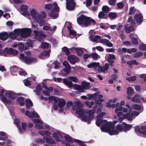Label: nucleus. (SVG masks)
I'll use <instances>...</instances> for the list:
<instances>
[{"mask_svg": "<svg viewBox=\"0 0 146 146\" xmlns=\"http://www.w3.org/2000/svg\"><path fill=\"white\" fill-rule=\"evenodd\" d=\"M62 49L63 51L67 55H68L70 54V52L69 51L68 48L67 47L64 46L62 48Z\"/></svg>", "mask_w": 146, "mask_h": 146, "instance_id": "6e6d98bb", "label": "nucleus"}, {"mask_svg": "<svg viewBox=\"0 0 146 146\" xmlns=\"http://www.w3.org/2000/svg\"><path fill=\"white\" fill-rule=\"evenodd\" d=\"M76 4L74 2H66V8L69 11L73 10L75 7Z\"/></svg>", "mask_w": 146, "mask_h": 146, "instance_id": "f8f14e48", "label": "nucleus"}, {"mask_svg": "<svg viewBox=\"0 0 146 146\" xmlns=\"http://www.w3.org/2000/svg\"><path fill=\"white\" fill-rule=\"evenodd\" d=\"M99 66V63L98 62H92L87 65V67L90 68L94 67L95 69H97V68L98 67V70L100 72H104L105 70L107 71L109 68V65L107 63L104 66H103L101 67H100Z\"/></svg>", "mask_w": 146, "mask_h": 146, "instance_id": "20e7f679", "label": "nucleus"}, {"mask_svg": "<svg viewBox=\"0 0 146 146\" xmlns=\"http://www.w3.org/2000/svg\"><path fill=\"white\" fill-rule=\"evenodd\" d=\"M35 142L37 143H42L45 142V141L42 139L39 138L35 139Z\"/></svg>", "mask_w": 146, "mask_h": 146, "instance_id": "603ef678", "label": "nucleus"}, {"mask_svg": "<svg viewBox=\"0 0 146 146\" xmlns=\"http://www.w3.org/2000/svg\"><path fill=\"white\" fill-rule=\"evenodd\" d=\"M123 116L124 119L127 118L128 120H130L132 119V118L133 116V114L132 113H128L123 114Z\"/></svg>", "mask_w": 146, "mask_h": 146, "instance_id": "b1692460", "label": "nucleus"}, {"mask_svg": "<svg viewBox=\"0 0 146 146\" xmlns=\"http://www.w3.org/2000/svg\"><path fill=\"white\" fill-rule=\"evenodd\" d=\"M116 130L117 131H121L123 130V125L122 127L121 125L119 124H117L116 127Z\"/></svg>", "mask_w": 146, "mask_h": 146, "instance_id": "4d7b16f0", "label": "nucleus"}, {"mask_svg": "<svg viewBox=\"0 0 146 146\" xmlns=\"http://www.w3.org/2000/svg\"><path fill=\"white\" fill-rule=\"evenodd\" d=\"M9 37L13 40H15L17 38V36L13 32L9 33L8 35Z\"/></svg>", "mask_w": 146, "mask_h": 146, "instance_id": "c03bdc74", "label": "nucleus"}, {"mask_svg": "<svg viewBox=\"0 0 146 146\" xmlns=\"http://www.w3.org/2000/svg\"><path fill=\"white\" fill-rule=\"evenodd\" d=\"M122 124L124 131L129 130L132 127V125L127 124L125 122H123Z\"/></svg>", "mask_w": 146, "mask_h": 146, "instance_id": "a211bd4d", "label": "nucleus"}, {"mask_svg": "<svg viewBox=\"0 0 146 146\" xmlns=\"http://www.w3.org/2000/svg\"><path fill=\"white\" fill-rule=\"evenodd\" d=\"M98 57V54L96 53H92V58L93 60H96Z\"/></svg>", "mask_w": 146, "mask_h": 146, "instance_id": "864d4df0", "label": "nucleus"}, {"mask_svg": "<svg viewBox=\"0 0 146 146\" xmlns=\"http://www.w3.org/2000/svg\"><path fill=\"white\" fill-rule=\"evenodd\" d=\"M137 77L136 76H130L126 78V80L129 82H133L135 81L136 80Z\"/></svg>", "mask_w": 146, "mask_h": 146, "instance_id": "58836bf2", "label": "nucleus"}, {"mask_svg": "<svg viewBox=\"0 0 146 146\" xmlns=\"http://www.w3.org/2000/svg\"><path fill=\"white\" fill-rule=\"evenodd\" d=\"M33 106V104L31 100L29 99H27L26 100V109L30 108V107Z\"/></svg>", "mask_w": 146, "mask_h": 146, "instance_id": "4be33fe9", "label": "nucleus"}, {"mask_svg": "<svg viewBox=\"0 0 146 146\" xmlns=\"http://www.w3.org/2000/svg\"><path fill=\"white\" fill-rule=\"evenodd\" d=\"M15 123L17 127L19 129L20 132L22 133H23L21 127V125H19L20 120L19 119H16L15 120Z\"/></svg>", "mask_w": 146, "mask_h": 146, "instance_id": "cd10ccee", "label": "nucleus"}, {"mask_svg": "<svg viewBox=\"0 0 146 146\" xmlns=\"http://www.w3.org/2000/svg\"><path fill=\"white\" fill-rule=\"evenodd\" d=\"M63 66L66 68V70L69 71L71 69V68L68 62L67 61H64L63 63Z\"/></svg>", "mask_w": 146, "mask_h": 146, "instance_id": "2f4dec72", "label": "nucleus"}, {"mask_svg": "<svg viewBox=\"0 0 146 146\" xmlns=\"http://www.w3.org/2000/svg\"><path fill=\"white\" fill-rule=\"evenodd\" d=\"M139 48L141 50H146V44L142 43L139 46Z\"/></svg>", "mask_w": 146, "mask_h": 146, "instance_id": "3c124183", "label": "nucleus"}, {"mask_svg": "<svg viewBox=\"0 0 146 146\" xmlns=\"http://www.w3.org/2000/svg\"><path fill=\"white\" fill-rule=\"evenodd\" d=\"M43 139L45 140L47 143L50 144H54L55 143V141L51 138L50 135L45 136L43 137Z\"/></svg>", "mask_w": 146, "mask_h": 146, "instance_id": "4468645a", "label": "nucleus"}, {"mask_svg": "<svg viewBox=\"0 0 146 146\" xmlns=\"http://www.w3.org/2000/svg\"><path fill=\"white\" fill-rule=\"evenodd\" d=\"M18 46L19 47V49L20 50L23 51L27 49L26 47H25V45L22 42H19L18 44Z\"/></svg>", "mask_w": 146, "mask_h": 146, "instance_id": "c85d7f7f", "label": "nucleus"}, {"mask_svg": "<svg viewBox=\"0 0 146 146\" xmlns=\"http://www.w3.org/2000/svg\"><path fill=\"white\" fill-rule=\"evenodd\" d=\"M108 133L110 135H117L118 134L119 132L116 130L110 129Z\"/></svg>", "mask_w": 146, "mask_h": 146, "instance_id": "f704fd0d", "label": "nucleus"}, {"mask_svg": "<svg viewBox=\"0 0 146 146\" xmlns=\"http://www.w3.org/2000/svg\"><path fill=\"white\" fill-rule=\"evenodd\" d=\"M136 11V9L134 7H131L129 8V15H132L134 14L135 12Z\"/></svg>", "mask_w": 146, "mask_h": 146, "instance_id": "09e8293b", "label": "nucleus"}, {"mask_svg": "<svg viewBox=\"0 0 146 146\" xmlns=\"http://www.w3.org/2000/svg\"><path fill=\"white\" fill-rule=\"evenodd\" d=\"M31 118H34L35 117H36L37 118H38L39 115L36 112L35 113L33 112H31Z\"/></svg>", "mask_w": 146, "mask_h": 146, "instance_id": "69168bd1", "label": "nucleus"}, {"mask_svg": "<svg viewBox=\"0 0 146 146\" xmlns=\"http://www.w3.org/2000/svg\"><path fill=\"white\" fill-rule=\"evenodd\" d=\"M30 14L33 20L36 21L40 26L45 25L44 19L46 17V15L44 11L42 12L41 14H38L35 9H32L30 12Z\"/></svg>", "mask_w": 146, "mask_h": 146, "instance_id": "f03ea898", "label": "nucleus"}, {"mask_svg": "<svg viewBox=\"0 0 146 146\" xmlns=\"http://www.w3.org/2000/svg\"><path fill=\"white\" fill-rule=\"evenodd\" d=\"M21 32V36L23 38H27L30 35L31 31L29 28H23Z\"/></svg>", "mask_w": 146, "mask_h": 146, "instance_id": "0eeeda50", "label": "nucleus"}, {"mask_svg": "<svg viewBox=\"0 0 146 146\" xmlns=\"http://www.w3.org/2000/svg\"><path fill=\"white\" fill-rule=\"evenodd\" d=\"M102 11L105 13H108L109 11V7L106 5L103 6L102 8Z\"/></svg>", "mask_w": 146, "mask_h": 146, "instance_id": "a18cd8bd", "label": "nucleus"}, {"mask_svg": "<svg viewBox=\"0 0 146 146\" xmlns=\"http://www.w3.org/2000/svg\"><path fill=\"white\" fill-rule=\"evenodd\" d=\"M132 107L135 110L138 111L140 110L141 109V106L137 104L133 105Z\"/></svg>", "mask_w": 146, "mask_h": 146, "instance_id": "8fccbe9b", "label": "nucleus"}, {"mask_svg": "<svg viewBox=\"0 0 146 146\" xmlns=\"http://www.w3.org/2000/svg\"><path fill=\"white\" fill-rule=\"evenodd\" d=\"M134 19L137 23L141 24L143 20L142 15L141 13H137L134 15Z\"/></svg>", "mask_w": 146, "mask_h": 146, "instance_id": "9b49d317", "label": "nucleus"}, {"mask_svg": "<svg viewBox=\"0 0 146 146\" xmlns=\"http://www.w3.org/2000/svg\"><path fill=\"white\" fill-rule=\"evenodd\" d=\"M5 95L9 100L15 99L17 97V94L12 91H8L6 93Z\"/></svg>", "mask_w": 146, "mask_h": 146, "instance_id": "9d476101", "label": "nucleus"}, {"mask_svg": "<svg viewBox=\"0 0 146 146\" xmlns=\"http://www.w3.org/2000/svg\"><path fill=\"white\" fill-rule=\"evenodd\" d=\"M133 91V89L130 87H128L127 89V94L128 96H131L134 94Z\"/></svg>", "mask_w": 146, "mask_h": 146, "instance_id": "473e14b6", "label": "nucleus"}, {"mask_svg": "<svg viewBox=\"0 0 146 146\" xmlns=\"http://www.w3.org/2000/svg\"><path fill=\"white\" fill-rule=\"evenodd\" d=\"M82 87L83 88L84 90H86L88 89L90 85V83L85 81L82 82Z\"/></svg>", "mask_w": 146, "mask_h": 146, "instance_id": "7c9ffc66", "label": "nucleus"}, {"mask_svg": "<svg viewBox=\"0 0 146 146\" xmlns=\"http://www.w3.org/2000/svg\"><path fill=\"white\" fill-rule=\"evenodd\" d=\"M77 21L79 25H84L86 27L89 26L91 24L95 25L96 23V21L91 17L83 15L77 18Z\"/></svg>", "mask_w": 146, "mask_h": 146, "instance_id": "f257e3e1", "label": "nucleus"}, {"mask_svg": "<svg viewBox=\"0 0 146 146\" xmlns=\"http://www.w3.org/2000/svg\"><path fill=\"white\" fill-rule=\"evenodd\" d=\"M63 82L66 86L69 88H71L73 87V84L72 82L69 80L67 78H64L63 80Z\"/></svg>", "mask_w": 146, "mask_h": 146, "instance_id": "6ab92c4d", "label": "nucleus"}, {"mask_svg": "<svg viewBox=\"0 0 146 146\" xmlns=\"http://www.w3.org/2000/svg\"><path fill=\"white\" fill-rule=\"evenodd\" d=\"M72 27V26L71 25L70 26H68L67 27L68 30L69 31V34L70 35L75 36L76 35V32L74 30H72L71 29Z\"/></svg>", "mask_w": 146, "mask_h": 146, "instance_id": "a878e982", "label": "nucleus"}, {"mask_svg": "<svg viewBox=\"0 0 146 146\" xmlns=\"http://www.w3.org/2000/svg\"><path fill=\"white\" fill-rule=\"evenodd\" d=\"M74 142L78 143L80 146H88L80 140L74 139Z\"/></svg>", "mask_w": 146, "mask_h": 146, "instance_id": "ea45409f", "label": "nucleus"}, {"mask_svg": "<svg viewBox=\"0 0 146 146\" xmlns=\"http://www.w3.org/2000/svg\"><path fill=\"white\" fill-rule=\"evenodd\" d=\"M104 101V100L103 99H98L95 101V103L97 105V106H102V104L101 102Z\"/></svg>", "mask_w": 146, "mask_h": 146, "instance_id": "72a5a7b5", "label": "nucleus"}, {"mask_svg": "<svg viewBox=\"0 0 146 146\" xmlns=\"http://www.w3.org/2000/svg\"><path fill=\"white\" fill-rule=\"evenodd\" d=\"M101 42L102 43H106L107 46L109 47L113 46V44L110 42L109 40L106 39H102L100 40Z\"/></svg>", "mask_w": 146, "mask_h": 146, "instance_id": "f3484780", "label": "nucleus"}, {"mask_svg": "<svg viewBox=\"0 0 146 146\" xmlns=\"http://www.w3.org/2000/svg\"><path fill=\"white\" fill-rule=\"evenodd\" d=\"M117 6L118 8L119 9H121L124 6L123 4L121 2L118 3L117 4Z\"/></svg>", "mask_w": 146, "mask_h": 146, "instance_id": "774afa93", "label": "nucleus"}, {"mask_svg": "<svg viewBox=\"0 0 146 146\" xmlns=\"http://www.w3.org/2000/svg\"><path fill=\"white\" fill-rule=\"evenodd\" d=\"M117 16V15L115 12H110L108 14V17L111 20L115 19Z\"/></svg>", "mask_w": 146, "mask_h": 146, "instance_id": "bb28decb", "label": "nucleus"}, {"mask_svg": "<svg viewBox=\"0 0 146 146\" xmlns=\"http://www.w3.org/2000/svg\"><path fill=\"white\" fill-rule=\"evenodd\" d=\"M127 64L129 65H137L139 64V62H137L135 60H129L127 62Z\"/></svg>", "mask_w": 146, "mask_h": 146, "instance_id": "c9c22d12", "label": "nucleus"}, {"mask_svg": "<svg viewBox=\"0 0 146 146\" xmlns=\"http://www.w3.org/2000/svg\"><path fill=\"white\" fill-rule=\"evenodd\" d=\"M66 104V102L64 100L62 99L59 101L58 104V106L59 108H61L63 107Z\"/></svg>", "mask_w": 146, "mask_h": 146, "instance_id": "e433bc0d", "label": "nucleus"}, {"mask_svg": "<svg viewBox=\"0 0 146 146\" xmlns=\"http://www.w3.org/2000/svg\"><path fill=\"white\" fill-rule=\"evenodd\" d=\"M51 11H54L56 13H58L59 11V8L58 7H53L51 10Z\"/></svg>", "mask_w": 146, "mask_h": 146, "instance_id": "338daca9", "label": "nucleus"}, {"mask_svg": "<svg viewBox=\"0 0 146 146\" xmlns=\"http://www.w3.org/2000/svg\"><path fill=\"white\" fill-rule=\"evenodd\" d=\"M75 113L77 114H78L79 116L80 117L83 116L85 114V112L82 109H77L75 112ZM82 119H83L82 118Z\"/></svg>", "mask_w": 146, "mask_h": 146, "instance_id": "dca6fc26", "label": "nucleus"}, {"mask_svg": "<svg viewBox=\"0 0 146 146\" xmlns=\"http://www.w3.org/2000/svg\"><path fill=\"white\" fill-rule=\"evenodd\" d=\"M109 124V123L108 122H107L104 125H102L101 126V130L104 132L108 133L109 131L110 130Z\"/></svg>", "mask_w": 146, "mask_h": 146, "instance_id": "ddd939ff", "label": "nucleus"}, {"mask_svg": "<svg viewBox=\"0 0 146 146\" xmlns=\"http://www.w3.org/2000/svg\"><path fill=\"white\" fill-rule=\"evenodd\" d=\"M5 90L2 87H0V92L1 93V94H0V97L3 102H4L9 104H10L11 101L9 100L6 97L3 95Z\"/></svg>", "mask_w": 146, "mask_h": 146, "instance_id": "1a4fd4ad", "label": "nucleus"}, {"mask_svg": "<svg viewBox=\"0 0 146 146\" xmlns=\"http://www.w3.org/2000/svg\"><path fill=\"white\" fill-rule=\"evenodd\" d=\"M133 27L130 26L126 29V31L127 33H129L130 31H132L134 30Z\"/></svg>", "mask_w": 146, "mask_h": 146, "instance_id": "5fc2aeb1", "label": "nucleus"}, {"mask_svg": "<svg viewBox=\"0 0 146 146\" xmlns=\"http://www.w3.org/2000/svg\"><path fill=\"white\" fill-rule=\"evenodd\" d=\"M17 100L21 106H23L24 105L25 102L24 97H19L17 98Z\"/></svg>", "mask_w": 146, "mask_h": 146, "instance_id": "393cba45", "label": "nucleus"}, {"mask_svg": "<svg viewBox=\"0 0 146 146\" xmlns=\"http://www.w3.org/2000/svg\"><path fill=\"white\" fill-rule=\"evenodd\" d=\"M75 51L76 52L77 55L78 56H81L83 53V51L81 49H79L77 48H76Z\"/></svg>", "mask_w": 146, "mask_h": 146, "instance_id": "79ce46f5", "label": "nucleus"}, {"mask_svg": "<svg viewBox=\"0 0 146 146\" xmlns=\"http://www.w3.org/2000/svg\"><path fill=\"white\" fill-rule=\"evenodd\" d=\"M9 37L8 34L6 32L0 33V39L2 40H7Z\"/></svg>", "mask_w": 146, "mask_h": 146, "instance_id": "2eb2a0df", "label": "nucleus"}, {"mask_svg": "<svg viewBox=\"0 0 146 146\" xmlns=\"http://www.w3.org/2000/svg\"><path fill=\"white\" fill-rule=\"evenodd\" d=\"M69 79L74 82H77L78 81V79L76 77L70 76L68 77Z\"/></svg>", "mask_w": 146, "mask_h": 146, "instance_id": "13d9d810", "label": "nucleus"}, {"mask_svg": "<svg viewBox=\"0 0 146 146\" xmlns=\"http://www.w3.org/2000/svg\"><path fill=\"white\" fill-rule=\"evenodd\" d=\"M97 108V106H94L92 108V110L88 111L87 112L86 114L82 117V119L83 121L90 124L91 121L94 118V113H95Z\"/></svg>", "mask_w": 146, "mask_h": 146, "instance_id": "7ed1b4c3", "label": "nucleus"}, {"mask_svg": "<svg viewBox=\"0 0 146 146\" xmlns=\"http://www.w3.org/2000/svg\"><path fill=\"white\" fill-rule=\"evenodd\" d=\"M64 139L66 141H67L69 142L73 143L74 141V139H72V138L68 135L65 136Z\"/></svg>", "mask_w": 146, "mask_h": 146, "instance_id": "4c0bfd02", "label": "nucleus"}, {"mask_svg": "<svg viewBox=\"0 0 146 146\" xmlns=\"http://www.w3.org/2000/svg\"><path fill=\"white\" fill-rule=\"evenodd\" d=\"M46 37V35L42 33H40L38 36L36 37V39L39 41L41 40L42 39L45 38Z\"/></svg>", "mask_w": 146, "mask_h": 146, "instance_id": "a19ab883", "label": "nucleus"}, {"mask_svg": "<svg viewBox=\"0 0 146 146\" xmlns=\"http://www.w3.org/2000/svg\"><path fill=\"white\" fill-rule=\"evenodd\" d=\"M3 53L4 56H6L7 54H13L14 56H16L18 53L17 50H15L12 48H5L3 50Z\"/></svg>", "mask_w": 146, "mask_h": 146, "instance_id": "423d86ee", "label": "nucleus"}, {"mask_svg": "<svg viewBox=\"0 0 146 146\" xmlns=\"http://www.w3.org/2000/svg\"><path fill=\"white\" fill-rule=\"evenodd\" d=\"M80 103L81 102L80 101H74L73 102V103L75 104V105L73 106L72 107V110H74V108L75 106H78L80 105Z\"/></svg>", "mask_w": 146, "mask_h": 146, "instance_id": "e2e57ef3", "label": "nucleus"}, {"mask_svg": "<svg viewBox=\"0 0 146 146\" xmlns=\"http://www.w3.org/2000/svg\"><path fill=\"white\" fill-rule=\"evenodd\" d=\"M131 42L134 45H137L138 43L137 39L136 38H132Z\"/></svg>", "mask_w": 146, "mask_h": 146, "instance_id": "0e129e2a", "label": "nucleus"}, {"mask_svg": "<svg viewBox=\"0 0 146 146\" xmlns=\"http://www.w3.org/2000/svg\"><path fill=\"white\" fill-rule=\"evenodd\" d=\"M143 54V53L142 52H139L134 54V56L135 58L139 57Z\"/></svg>", "mask_w": 146, "mask_h": 146, "instance_id": "de8ad7c7", "label": "nucleus"}, {"mask_svg": "<svg viewBox=\"0 0 146 146\" xmlns=\"http://www.w3.org/2000/svg\"><path fill=\"white\" fill-rule=\"evenodd\" d=\"M96 123L98 126H100L102 124L101 119L98 118L96 121Z\"/></svg>", "mask_w": 146, "mask_h": 146, "instance_id": "bf43d9fd", "label": "nucleus"}, {"mask_svg": "<svg viewBox=\"0 0 146 146\" xmlns=\"http://www.w3.org/2000/svg\"><path fill=\"white\" fill-rule=\"evenodd\" d=\"M98 17L100 19H106L108 17V15L107 14H105L103 11H101L98 13Z\"/></svg>", "mask_w": 146, "mask_h": 146, "instance_id": "412c9836", "label": "nucleus"}, {"mask_svg": "<svg viewBox=\"0 0 146 146\" xmlns=\"http://www.w3.org/2000/svg\"><path fill=\"white\" fill-rule=\"evenodd\" d=\"M52 136L57 141H61V140L60 139V137H62V136L60 134L54 132L53 133Z\"/></svg>", "mask_w": 146, "mask_h": 146, "instance_id": "5701e85b", "label": "nucleus"}, {"mask_svg": "<svg viewBox=\"0 0 146 146\" xmlns=\"http://www.w3.org/2000/svg\"><path fill=\"white\" fill-rule=\"evenodd\" d=\"M49 47V44L45 42L41 44V48L43 49H47Z\"/></svg>", "mask_w": 146, "mask_h": 146, "instance_id": "37998d69", "label": "nucleus"}, {"mask_svg": "<svg viewBox=\"0 0 146 146\" xmlns=\"http://www.w3.org/2000/svg\"><path fill=\"white\" fill-rule=\"evenodd\" d=\"M28 9V7L27 5H22L20 7V9L21 11H27Z\"/></svg>", "mask_w": 146, "mask_h": 146, "instance_id": "680f3d73", "label": "nucleus"}, {"mask_svg": "<svg viewBox=\"0 0 146 146\" xmlns=\"http://www.w3.org/2000/svg\"><path fill=\"white\" fill-rule=\"evenodd\" d=\"M68 60L72 64H74L76 63L79 61L80 60L78 57L75 55H70L68 56Z\"/></svg>", "mask_w": 146, "mask_h": 146, "instance_id": "6e6552de", "label": "nucleus"}, {"mask_svg": "<svg viewBox=\"0 0 146 146\" xmlns=\"http://www.w3.org/2000/svg\"><path fill=\"white\" fill-rule=\"evenodd\" d=\"M135 128V133L137 134L138 133L139 134H142L141 133V132H143V131H141L140 130V128L138 126H137L135 127H134Z\"/></svg>", "mask_w": 146, "mask_h": 146, "instance_id": "49530a36", "label": "nucleus"}, {"mask_svg": "<svg viewBox=\"0 0 146 146\" xmlns=\"http://www.w3.org/2000/svg\"><path fill=\"white\" fill-rule=\"evenodd\" d=\"M19 58L25 63L28 64H31L32 63H35L37 61V59L35 58L31 57L25 56L23 54H20Z\"/></svg>", "mask_w": 146, "mask_h": 146, "instance_id": "39448f33", "label": "nucleus"}, {"mask_svg": "<svg viewBox=\"0 0 146 146\" xmlns=\"http://www.w3.org/2000/svg\"><path fill=\"white\" fill-rule=\"evenodd\" d=\"M21 29H15L14 31V33L15 35H18L19 34L21 35Z\"/></svg>", "mask_w": 146, "mask_h": 146, "instance_id": "052dcab7", "label": "nucleus"}, {"mask_svg": "<svg viewBox=\"0 0 146 146\" xmlns=\"http://www.w3.org/2000/svg\"><path fill=\"white\" fill-rule=\"evenodd\" d=\"M49 15L52 18L54 19H56L58 16V13H56L54 11H50V12L49 14Z\"/></svg>", "mask_w": 146, "mask_h": 146, "instance_id": "c756f323", "label": "nucleus"}, {"mask_svg": "<svg viewBox=\"0 0 146 146\" xmlns=\"http://www.w3.org/2000/svg\"><path fill=\"white\" fill-rule=\"evenodd\" d=\"M141 97L138 94H136L132 98L131 100L135 102H140Z\"/></svg>", "mask_w": 146, "mask_h": 146, "instance_id": "aec40b11", "label": "nucleus"}]
</instances>
